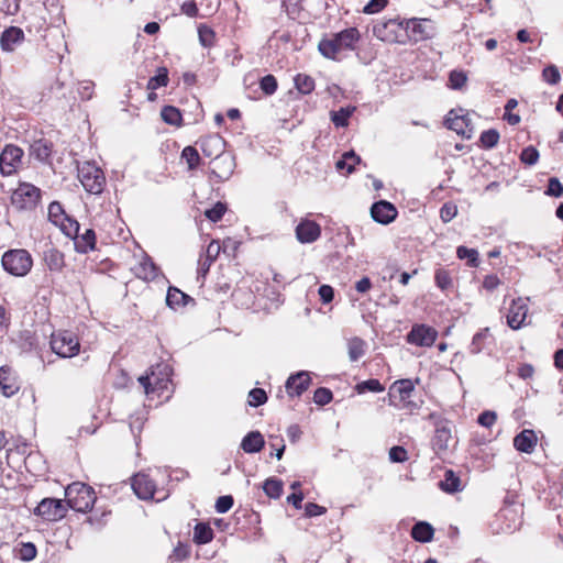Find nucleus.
Listing matches in <instances>:
<instances>
[{
	"mask_svg": "<svg viewBox=\"0 0 563 563\" xmlns=\"http://www.w3.org/2000/svg\"><path fill=\"white\" fill-rule=\"evenodd\" d=\"M133 272L137 278L153 280L157 277L158 268L148 255H144L142 261L135 265Z\"/></svg>",
	"mask_w": 563,
	"mask_h": 563,
	"instance_id": "bb28decb",
	"label": "nucleus"
},
{
	"mask_svg": "<svg viewBox=\"0 0 563 563\" xmlns=\"http://www.w3.org/2000/svg\"><path fill=\"white\" fill-rule=\"evenodd\" d=\"M496 419L497 415L495 411L486 410L478 416L477 422L483 427L490 428L496 422Z\"/></svg>",
	"mask_w": 563,
	"mask_h": 563,
	"instance_id": "338daca9",
	"label": "nucleus"
},
{
	"mask_svg": "<svg viewBox=\"0 0 563 563\" xmlns=\"http://www.w3.org/2000/svg\"><path fill=\"white\" fill-rule=\"evenodd\" d=\"M67 506L60 499L44 498L35 508L34 514L48 521H57L66 516Z\"/></svg>",
	"mask_w": 563,
	"mask_h": 563,
	"instance_id": "f8f14e48",
	"label": "nucleus"
},
{
	"mask_svg": "<svg viewBox=\"0 0 563 563\" xmlns=\"http://www.w3.org/2000/svg\"><path fill=\"white\" fill-rule=\"evenodd\" d=\"M355 108H340L338 111H331L330 118L336 128H345L349 125V119L354 112Z\"/></svg>",
	"mask_w": 563,
	"mask_h": 563,
	"instance_id": "4c0bfd02",
	"label": "nucleus"
},
{
	"mask_svg": "<svg viewBox=\"0 0 563 563\" xmlns=\"http://www.w3.org/2000/svg\"><path fill=\"white\" fill-rule=\"evenodd\" d=\"M135 495L143 500L154 499L157 493L154 481L144 473L136 474L132 479Z\"/></svg>",
	"mask_w": 563,
	"mask_h": 563,
	"instance_id": "f3484780",
	"label": "nucleus"
},
{
	"mask_svg": "<svg viewBox=\"0 0 563 563\" xmlns=\"http://www.w3.org/2000/svg\"><path fill=\"white\" fill-rule=\"evenodd\" d=\"M397 213L395 206L386 200H379L373 203L371 208V216L373 220L382 224L393 222L396 219Z\"/></svg>",
	"mask_w": 563,
	"mask_h": 563,
	"instance_id": "6ab92c4d",
	"label": "nucleus"
},
{
	"mask_svg": "<svg viewBox=\"0 0 563 563\" xmlns=\"http://www.w3.org/2000/svg\"><path fill=\"white\" fill-rule=\"evenodd\" d=\"M189 301H194V299L187 294L176 287L168 288L166 303L169 308L177 309L179 307H185Z\"/></svg>",
	"mask_w": 563,
	"mask_h": 563,
	"instance_id": "2f4dec72",
	"label": "nucleus"
},
{
	"mask_svg": "<svg viewBox=\"0 0 563 563\" xmlns=\"http://www.w3.org/2000/svg\"><path fill=\"white\" fill-rule=\"evenodd\" d=\"M294 81L296 89L303 95H308L314 89L313 78L306 74H298Z\"/></svg>",
	"mask_w": 563,
	"mask_h": 563,
	"instance_id": "79ce46f5",
	"label": "nucleus"
},
{
	"mask_svg": "<svg viewBox=\"0 0 563 563\" xmlns=\"http://www.w3.org/2000/svg\"><path fill=\"white\" fill-rule=\"evenodd\" d=\"M310 383L309 372H297L287 378L285 384L286 393L289 397H299L308 389Z\"/></svg>",
	"mask_w": 563,
	"mask_h": 563,
	"instance_id": "a211bd4d",
	"label": "nucleus"
},
{
	"mask_svg": "<svg viewBox=\"0 0 563 563\" xmlns=\"http://www.w3.org/2000/svg\"><path fill=\"white\" fill-rule=\"evenodd\" d=\"M2 266L13 276H25L33 266L31 254L23 249L9 250L2 255Z\"/></svg>",
	"mask_w": 563,
	"mask_h": 563,
	"instance_id": "39448f33",
	"label": "nucleus"
},
{
	"mask_svg": "<svg viewBox=\"0 0 563 563\" xmlns=\"http://www.w3.org/2000/svg\"><path fill=\"white\" fill-rule=\"evenodd\" d=\"M333 394L329 388L319 387L313 394V401L319 406H324L331 402Z\"/></svg>",
	"mask_w": 563,
	"mask_h": 563,
	"instance_id": "13d9d810",
	"label": "nucleus"
},
{
	"mask_svg": "<svg viewBox=\"0 0 563 563\" xmlns=\"http://www.w3.org/2000/svg\"><path fill=\"white\" fill-rule=\"evenodd\" d=\"M434 435L431 440L432 450L439 456L445 454L451 449L453 437V424L450 420L438 418L434 423Z\"/></svg>",
	"mask_w": 563,
	"mask_h": 563,
	"instance_id": "9d476101",
	"label": "nucleus"
},
{
	"mask_svg": "<svg viewBox=\"0 0 563 563\" xmlns=\"http://www.w3.org/2000/svg\"><path fill=\"white\" fill-rule=\"evenodd\" d=\"M320 235L321 227L312 220H302L296 227V238L300 243H312L317 241Z\"/></svg>",
	"mask_w": 563,
	"mask_h": 563,
	"instance_id": "aec40b11",
	"label": "nucleus"
},
{
	"mask_svg": "<svg viewBox=\"0 0 563 563\" xmlns=\"http://www.w3.org/2000/svg\"><path fill=\"white\" fill-rule=\"evenodd\" d=\"M23 156V151L13 145H7L0 154V170L2 175H11Z\"/></svg>",
	"mask_w": 563,
	"mask_h": 563,
	"instance_id": "dca6fc26",
	"label": "nucleus"
},
{
	"mask_svg": "<svg viewBox=\"0 0 563 563\" xmlns=\"http://www.w3.org/2000/svg\"><path fill=\"white\" fill-rule=\"evenodd\" d=\"M529 298L518 297L511 301L509 311L507 314V324L512 330H519L525 325V321L528 316V302Z\"/></svg>",
	"mask_w": 563,
	"mask_h": 563,
	"instance_id": "2eb2a0df",
	"label": "nucleus"
},
{
	"mask_svg": "<svg viewBox=\"0 0 563 563\" xmlns=\"http://www.w3.org/2000/svg\"><path fill=\"white\" fill-rule=\"evenodd\" d=\"M233 497L231 495H224L217 499L216 501V510L219 514H224L229 511L233 506Z\"/></svg>",
	"mask_w": 563,
	"mask_h": 563,
	"instance_id": "0e129e2a",
	"label": "nucleus"
},
{
	"mask_svg": "<svg viewBox=\"0 0 563 563\" xmlns=\"http://www.w3.org/2000/svg\"><path fill=\"white\" fill-rule=\"evenodd\" d=\"M499 137V132L495 129L483 131L479 136L481 146L486 150L494 148L498 144Z\"/></svg>",
	"mask_w": 563,
	"mask_h": 563,
	"instance_id": "c03bdc74",
	"label": "nucleus"
},
{
	"mask_svg": "<svg viewBox=\"0 0 563 563\" xmlns=\"http://www.w3.org/2000/svg\"><path fill=\"white\" fill-rule=\"evenodd\" d=\"M74 244L76 252L80 254H86L96 246V233L92 229H86L84 233L79 234V232L75 235Z\"/></svg>",
	"mask_w": 563,
	"mask_h": 563,
	"instance_id": "a878e982",
	"label": "nucleus"
},
{
	"mask_svg": "<svg viewBox=\"0 0 563 563\" xmlns=\"http://www.w3.org/2000/svg\"><path fill=\"white\" fill-rule=\"evenodd\" d=\"M283 482L275 477H269L264 482L263 489L269 498H279L283 494Z\"/></svg>",
	"mask_w": 563,
	"mask_h": 563,
	"instance_id": "ea45409f",
	"label": "nucleus"
},
{
	"mask_svg": "<svg viewBox=\"0 0 563 563\" xmlns=\"http://www.w3.org/2000/svg\"><path fill=\"white\" fill-rule=\"evenodd\" d=\"M66 506L78 512L91 510L97 497L93 488L85 483L75 482L65 489Z\"/></svg>",
	"mask_w": 563,
	"mask_h": 563,
	"instance_id": "20e7f679",
	"label": "nucleus"
},
{
	"mask_svg": "<svg viewBox=\"0 0 563 563\" xmlns=\"http://www.w3.org/2000/svg\"><path fill=\"white\" fill-rule=\"evenodd\" d=\"M545 194L548 196H552V197H556V198L563 196V185L556 177H551L549 179Z\"/></svg>",
	"mask_w": 563,
	"mask_h": 563,
	"instance_id": "052dcab7",
	"label": "nucleus"
},
{
	"mask_svg": "<svg viewBox=\"0 0 563 563\" xmlns=\"http://www.w3.org/2000/svg\"><path fill=\"white\" fill-rule=\"evenodd\" d=\"M173 369L168 364L158 363L150 368V373L139 377V383L144 387L145 394L162 396L169 390Z\"/></svg>",
	"mask_w": 563,
	"mask_h": 563,
	"instance_id": "7ed1b4c3",
	"label": "nucleus"
},
{
	"mask_svg": "<svg viewBox=\"0 0 563 563\" xmlns=\"http://www.w3.org/2000/svg\"><path fill=\"white\" fill-rule=\"evenodd\" d=\"M354 388L357 394H364L367 391L382 393L385 389L384 385L376 378L360 382Z\"/></svg>",
	"mask_w": 563,
	"mask_h": 563,
	"instance_id": "a19ab883",
	"label": "nucleus"
},
{
	"mask_svg": "<svg viewBox=\"0 0 563 563\" xmlns=\"http://www.w3.org/2000/svg\"><path fill=\"white\" fill-rule=\"evenodd\" d=\"M453 113V110L449 112V117L445 120L446 128L466 139H470L472 136V129L467 128L470 126L471 120L466 115L452 117Z\"/></svg>",
	"mask_w": 563,
	"mask_h": 563,
	"instance_id": "393cba45",
	"label": "nucleus"
},
{
	"mask_svg": "<svg viewBox=\"0 0 563 563\" xmlns=\"http://www.w3.org/2000/svg\"><path fill=\"white\" fill-rule=\"evenodd\" d=\"M198 35H199V41L202 46H205V47L212 46L214 36H216L212 29H210L207 25H200L198 27Z\"/></svg>",
	"mask_w": 563,
	"mask_h": 563,
	"instance_id": "603ef678",
	"label": "nucleus"
},
{
	"mask_svg": "<svg viewBox=\"0 0 563 563\" xmlns=\"http://www.w3.org/2000/svg\"><path fill=\"white\" fill-rule=\"evenodd\" d=\"M227 211V206L222 202H217L212 208L205 211V216L212 222H218L222 219Z\"/></svg>",
	"mask_w": 563,
	"mask_h": 563,
	"instance_id": "864d4df0",
	"label": "nucleus"
},
{
	"mask_svg": "<svg viewBox=\"0 0 563 563\" xmlns=\"http://www.w3.org/2000/svg\"><path fill=\"white\" fill-rule=\"evenodd\" d=\"M537 434L533 430L525 429L514 438V446L522 453L533 452L537 445Z\"/></svg>",
	"mask_w": 563,
	"mask_h": 563,
	"instance_id": "b1692460",
	"label": "nucleus"
},
{
	"mask_svg": "<svg viewBox=\"0 0 563 563\" xmlns=\"http://www.w3.org/2000/svg\"><path fill=\"white\" fill-rule=\"evenodd\" d=\"M24 41V32L18 26L5 29L0 35V47L4 52H13Z\"/></svg>",
	"mask_w": 563,
	"mask_h": 563,
	"instance_id": "5701e85b",
	"label": "nucleus"
},
{
	"mask_svg": "<svg viewBox=\"0 0 563 563\" xmlns=\"http://www.w3.org/2000/svg\"><path fill=\"white\" fill-rule=\"evenodd\" d=\"M374 34L383 41L405 42V38L415 43L432 38L437 29L430 19H389L374 25Z\"/></svg>",
	"mask_w": 563,
	"mask_h": 563,
	"instance_id": "f257e3e1",
	"label": "nucleus"
},
{
	"mask_svg": "<svg viewBox=\"0 0 563 563\" xmlns=\"http://www.w3.org/2000/svg\"><path fill=\"white\" fill-rule=\"evenodd\" d=\"M265 445L264 437L260 431H251L249 432L241 442V449L245 453H257Z\"/></svg>",
	"mask_w": 563,
	"mask_h": 563,
	"instance_id": "c85d7f7f",
	"label": "nucleus"
},
{
	"mask_svg": "<svg viewBox=\"0 0 563 563\" xmlns=\"http://www.w3.org/2000/svg\"><path fill=\"white\" fill-rule=\"evenodd\" d=\"M43 260L51 272H60L65 266L64 254L55 247L45 250Z\"/></svg>",
	"mask_w": 563,
	"mask_h": 563,
	"instance_id": "c756f323",
	"label": "nucleus"
},
{
	"mask_svg": "<svg viewBox=\"0 0 563 563\" xmlns=\"http://www.w3.org/2000/svg\"><path fill=\"white\" fill-rule=\"evenodd\" d=\"M366 343L363 339L354 336L347 342L349 358L351 362L358 361L365 354Z\"/></svg>",
	"mask_w": 563,
	"mask_h": 563,
	"instance_id": "e433bc0d",
	"label": "nucleus"
},
{
	"mask_svg": "<svg viewBox=\"0 0 563 563\" xmlns=\"http://www.w3.org/2000/svg\"><path fill=\"white\" fill-rule=\"evenodd\" d=\"M467 80V76L463 71L452 70L449 75V86L452 89L459 90L461 89Z\"/></svg>",
	"mask_w": 563,
	"mask_h": 563,
	"instance_id": "4d7b16f0",
	"label": "nucleus"
},
{
	"mask_svg": "<svg viewBox=\"0 0 563 563\" xmlns=\"http://www.w3.org/2000/svg\"><path fill=\"white\" fill-rule=\"evenodd\" d=\"M53 152V143L45 139L35 140L30 146V155L35 159L47 163Z\"/></svg>",
	"mask_w": 563,
	"mask_h": 563,
	"instance_id": "cd10ccee",
	"label": "nucleus"
},
{
	"mask_svg": "<svg viewBox=\"0 0 563 563\" xmlns=\"http://www.w3.org/2000/svg\"><path fill=\"white\" fill-rule=\"evenodd\" d=\"M387 0H371L363 9V12L366 14H373L382 11L386 5Z\"/></svg>",
	"mask_w": 563,
	"mask_h": 563,
	"instance_id": "774afa93",
	"label": "nucleus"
},
{
	"mask_svg": "<svg viewBox=\"0 0 563 563\" xmlns=\"http://www.w3.org/2000/svg\"><path fill=\"white\" fill-rule=\"evenodd\" d=\"M168 84V71L167 68L161 67L158 68L157 75L150 78L147 82V89L156 90L159 87L167 86Z\"/></svg>",
	"mask_w": 563,
	"mask_h": 563,
	"instance_id": "de8ad7c7",
	"label": "nucleus"
},
{
	"mask_svg": "<svg viewBox=\"0 0 563 563\" xmlns=\"http://www.w3.org/2000/svg\"><path fill=\"white\" fill-rule=\"evenodd\" d=\"M51 347L60 357H73L79 353L80 344L70 331H59L51 336Z\"/></svg>",
	"mask_w": 563,
	"mask_h": 563,
	"instance_id": "1a4fd4ad",
	"label": "nucleus"
},
{
	"mask_svg": "<svg viewBox=\"0 0 563 563\" xmlns=\"http://www.w3.org/2000/svg\"><path fill=\"white\" fill-rule=\"evenodd\" d=\"M440 488L449 494L462 490L460 477L451 470L445 471L444 478L439 483Z\"/></svg>",
	"mask_w": 563,
	"mask_h": 563,
	"instance_id": "72a5a7b5",
	"label": "nucleus"
},
{
	"mask_svg": "<svg viewBox=\"0 0 563 563\" xmlns=\"http://www.w3.org/2000/svg\"><path fill=\"white\" fill-rule=\"evenodd\" d=\"M362 162L361 157L355 154L354 151H349L342 155L336 162L335 167L338 170H346V174H352L355 169V165Z\"/></svg>",
	"mask_w": 563,
	"mask_h": 563,
	"instance_id": "c9c22d12",
	"label": "nucleus"
},
{
	"mask_svg": "<svg viewBox=\"0 0 563 563\" xmlns=\"http://www.w3.org/2000/svg\"><path fill=\"white\" fill-rule=\"evenodd\" d=\"M267 401V395L262 388H253L249 393V404L252 407H258Z\"/></svg>",
	"mask_w": 563,
	"mask_h": 563,
	"instance_id": "6e6d98bb",
	"label": "nucleus"
},
{
	"mask_svg": "<svg viewBox=\"0 0 563 563\" xmlns=\"http://www.w3.org/2000/svg\"><path fill=\"white\" fill-rule=\"evenodd\" d=\"M539 156L540 155L538 150L534 146L529 145L521 151L520 161L525 165L532 166L537 164V162L539 161Z\"/></svg>",
	"mask_w": 563,
	"mask_h": 563,
	"instance_id": "8fccbe9b",
	"label": "nucleus"
},
{
	"mask_svg": "<svg viewBox=\"0 0 563 563\" xmlns=\"http://www.w3.org/2000/svg\"><path fill=\"white\" fill-rule=\"evenodd\" d=\"M456 256L460 260H467V265L470 267L478 266V252L475 249H468L466 246H459L456 250Z\"/></svg>",
	"mask_w": 563,
	"mask_h": 563,
	"instance_id": "a18cd8bd",
	"label": "nucleus"
},
{
	"mask_svg": "<svg viewBox=\"0 0 563 563\" xmlns=\"http://www.w3.org/2000/svg\"><path fill=\"white\" fill-rule=\"evenodd\" d=\"M488 336H489L488 328H485V329L478 331L477 333H475V335L473 336L472 342L468 346L470 353H472V354L481 353L484 350V346H485V343H486V340L488 339Z\"/></svg>",
	"mask_w": 563,
	"mask_h": 563,
	"instance_id": "58836bf2",
	"label": "nucleus"
},
{
	"mask_svg": "<svg viewBox=\"0 0 563 563\" xmlns=\"http://www.w3.org/2000/svg\"><path fill=\"white\" fill-rule=\"evenodd\" d=\"M57 225L60 227L64 234L71 239L75 238V235L78 233L80 229L78 221L69 218L68 216H66L65 219L60 220V222Z\"/></svg>",
	"mask_w": 563,
	"mask_h": 563,
	"instance_id": "09e8293b",
	"label": "nucleus"
},
{
	"mask_svg": "<svg viewBox=\"0 0 563 563\" xmlns=\"http://www.w3.org/2000/svg\"><path fill=\"white\" fill-rule=\"evenodd\" d=\"M457 214V208L452 203H444L440 209V218L443 222H450Z\"/></svg>",
	"mask_w": 563,
	"mask_h": 563,
	"instance_id": "69168bd1",
	"label": "nucleus"
},
{
	"mask_svg": "<svg viewBox=\"0 0 563 563\" xmlns=\"http://www.w3.org/2000/svg\"><path fill=\"white\" fill-rule=\"evenodd\" d=\"M438 338L434 328L427 324H415L407 334V342L417 346H431Z\"/></svg>",
	"mask_w": 563,
	"mask_h": 563,
	"instance_id": "4468645a",
	"label": "nucleus"
},
{
	"mask_svg": "<svg viewBox=\"0 0 563 563\" xmlns=\"http://www.w3.org/2000/svg\"><path fill=\"white\" fill-rule=\"evenodd\" d=\"M65 217L66 213L63 209V206L57 201H53L48 207V219L54 224H58L60 220L65 219Z\"/></svg>",
	"mask_w": 563,
	"mask_h": 563,
	"instance_id": "3c124183",
	"label": "nucleus"
},
{
	"mask_svg": "<svg viewBox=\"0 0 563 563\" xmlns=\"http://www.w3.org/2000/svg\"><path fill=\"white\" fill-rule=\"evenodd\" d=\"M543 79L550 85H555L560 81L561 76L559 69L554 65L545 67L542 71Z\"/></svg>",
	"mask_w": 563,
	"mask_h": 563,
	"instance_id": "e2e57ef3",
	"label": "nucleus"
},
{
	"mask_svg": "<svg viewBox=\"0 0 563 563\" xmlns=\"http://www.w3.org/2000/svg\"><path fill=\"white\" fill-rule=\"evenodd\" d=\"M434 534L433 527L427 521H419L411 528V537L418 542H429L432 540Z\"/></svg>",
	"mask_w": 563,
	"mask_h": 563,
	"instance_id": "7c9ffc66",
	"label": "nucleus"
},
{
	"mask_svg": "<svg viewBox=\"0 0 563 563\" xmlns=\"http://www.w3.org/2000/svg\"><path fill=\"white\" fill-rule=\"evenodd\" d=\"M213 539V530L208 522H197L194 528L192 540L197 544H206Z\"/></svg>",
	"mask_w": 563,
	"mask_h": 563,
	"instance_id": "f704fd0d",
	"label": "nucleus"
},
{
	"mask_svg": "<svg viewBox=\"0 0 563 563\" xmlns=\"http://www.w3.org/2000/svg\"><path fill=\"white\" fill-rule=\"evenodd\" d=\"M360 38V31L356 27H349L323 37L318 44V49L325 58L339 59L342 53L355 49Z\"/></svg>",
	"mask_w": 563,
	"mask_h": 563,
	"instance_id": "f03ea898",
	"label": "nucleus"
},
{
	"mask_svg": "<svg viewBox=\"0 0 563 563\" xmlns=\"http://www.w3.org/2000/svg\"><path fill=\"white\" fill-rule=\"evenodd\" d=\"M36 552V548L32 542H20L12 550L13 558L24 562L35 559Z\"/></svg>",
	"mask_w": 563,
	"mask_h": 563,
	"instance_id": "473e14b6",
	"label": "nucleus"
},
{
	"mask_svg": "<svg viewBox=\"0 0 563 563\" xmlns=\"http://www.w3.org/2000/svg\"><path fill=\"white\" fill-rule=\"evenodd\" d=\"M41 200V189L32 184H21L12 194L11 202L14 208L22 211H31Z\"/></svg>",
	"mask_w": 563,
	"mask_h": 563,
	"instance_id": "6e6552de",
	"label": "nucleus"
},
{
	"mask_svg": "<svg viewBox=\"0 0 563 563\" xmlns=\"http://www.w3.org/2000/svg\"><path fill=\"white\" fill-rule=\"evenodd\" d=\"M181 157L186 159L190 170H194L199 166L200 156L196 147L190 145L186 146L181 152Z\"/></svg>",
	"mask_w": 563,
	"mask_h": 563,
	"instance_id": "49530a36",
	"label": "nucleus"
},
{
	"mask_svg": "<svg viewBox=\"0 0 563 563\" xmlns=\"http://www.w3.org/2000/svg\"><path fill=\"white\" fill-rule=\"evenodd\" d=\"M0 390L5 397H11L20 390L15 373L10 366L0 367Z\"/></svg>",
	"mask_w": 563,
	"mask_h": 563,
	"instance_id": "4be33fe9",
	"label": "nucleus"
},
{
	"mask_svg": "<svg viewBox=\"0 0 563 563\" xmlns=\"http://www.w3.org/2000/svg\"><path fill=\"white\" fill-rule=\"evenodd\" d=\"M197 144L206 157L214 158L217 155L224 153V141L218 134L203 136L197 142Z\"/></svg>",
	"mask_w": 563,
	"mask_h": 563,
	"instance_id": "412c9836",
	"label": "nucleus"
},
{
	"mask_svg": "<svg viewBox=\"0 0 563 563\" xmlns=\"http://www.w3.org/2000/svg\"><path fill=\"white\" fill-rule=\"evenodd\" d=\"M522 509L516 506H505L499 509L496 520L499 522V531L512 533L522 525Z\"/></svg>",
	"mask_w": 563,
	"mask_h": 563,
	"instance_id": "9b49d317",
	"label": "nucleus"
},
{
	"mask_svg": "<svg viewBox=\"0 0 563 563\" xmlns=\"http://www.w3.org/2000/svg\"><path fill=\"white\" fill-rule=\"evenodd\" d=\"M389 460L394 463H404L408 460V453L405 448L395 445L389 450Z\"/></svg>",
	"mask_w": 563,
	"mask_h": 563,
	"instance_id": "680f3d73",
	"label": "nucleus"
},
{
	"mask_svg": "<svg viewBox=\"0 0 563 563\" xmlns=\"http://www.w3.org/2000/svg\"><path fill=\"white\" fill-rule=\"evenodd\" d=\"M163 121L170 125H179L181 122L180 111L173 106H165L161 111Z\"/></svg>",
	"mask_w": 563,
	"mask_h": 563,
	"instance_id": "37998d69",
	"label": "nucleus"
},
{
	"mask_svg": "<svg viewBox=\"0 0 563 563\" xmlns=\"http://www.w3.org/2000/svg\"><path fill=\"white\" fill-rule=\"evenodd\" d=\"M415 386L411 379H399L393 383L388 391V401L390 406L400 409H417V404L411 401Z\"/></svg>",
	"mask_w": 563,
	"mask_h": 563,
	"instance_id": "423d86ee",
	"label": "nucleus"
},
{
	"mask_svg": "<svg viewBox=\"0 0 563 563\" xmlns=\"http://www.w3.org/2000/svg\"><path fill=\"white\" fill-rule=\"evenodd\" d=\"M277 80L273 75H266L260 80V87L265 95H273L277 90Z\"/></svg>",
	"mask_w": 563,
	"mask_h": 563,
	"instance_id": "bf43d9fd",
	"label": "nucleus"
},
{
	"mask_svg": "<svg viewBox=\"0 0 563 563\" xmlns=\"http://www.w3.org/2000/svg\"><path fill=\"white\" fill-rule=\"evenodd\" d=\"M78 178L89 194L98 195L102 192L106 177L95 163L84 162L78 167Z\"/></svg>",
	"mask_w": 563,
	"mask_h": 563,
	"instance_id": "0eeeda50",
	"label": "nucleus"
},
{
	"mask_svg": "<svg viewBox=\"0 0 563 563\" xmlns=\"http://www.w3.org/2000/svg\"><path fill=\"white\" fill-rule=\"evenodd\" d=\"M434 282L435 285L442 290L448 289L452 285V279L450 277L449 272L443 268H438L435 271Z\"/></svg>",
	"mask_w": 563,
	"mask_h": 563,
	"instance_id": "5fc2aeb1",
	"label": "nucleus"
},
{
	"mask_svg": "<svg viewBox=\"0 0 563 563\" xmlns=\"http://www.w3.org/2000/svg\"><path fill=\"white\" fill-rule=\"evenodd\" d=\"M235 168L234 158L229 154L217 155L211 162V176L218 181L228 180Z\"/></svg>",
	"mask_w": 563,
	"mask_h": 563,
	"instance_id": "ddd939ff",
	"label": "nucleus"
}]
</instances>
